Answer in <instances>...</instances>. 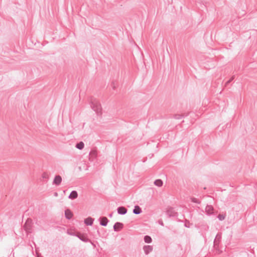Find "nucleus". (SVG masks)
<instances>
[{"instance_id":"1","label":"nucleus","mask_w":257,"mask_h":257,"mask_svg":"<svg viewBox=\"0 0 257 257\" xmlns=\"http://www.w3.org/2000/svg\"><path fill=\"white\" fill-rule=\"evenodd\" d=\"M90 104L92 109L95 111L97 115H101L102 113V108L99 102L96 99L92 98L90 100Z\"/></svg>"},{"instance_id":"2","label":"nucleus","mask_w":257,"mask_h":257,"mask_svg":"<svg viewBox=\"0 0 257 257\" xmlns=\"http://www.w3.org/2000/svg\"><path fill=\"white\" fill-rule=\"evenodd\" d=\"M220 241L221 235H219V234H217L213 241V246L218 253H221L222 252V250H220L219 248V244Z\"/></svg>"},{"instance_id":"3","label":"nucleus","mask_w":257,"mask_h":257,"mask_svg":"<svg viewBox=\"0 0 257 257\" xmlns=\"http://www.w3.org/2000/svg\"><path fill=\"white\" fill-rule=\"evenodd\" d=\"M32 224V220L30 218L27 219L23 226L24 230L27 233H31Z\"/></svg>"},{"instance_id":"4","label":"nucleus","mask_w":257,"mask_h":257,"mask_svg":"<svg viewBox=\"0 0 257 257\" xmlns=\"http://www.w3.org/2000/svg\"><path fill=\"white\" fill-rule=\"evenodd\" d=\"M167 214L169 217H175L178 216V213L173 208H170L167 210Z\"/></svg>"},{"instance_id":"5","label":"nucleus","mask_w":257,"mask_h":257,"mask_svg":"<svg viewBox=\"0 0 257 257\" xmlns=\"http://www.w3.org/2000/svg\"><path fill=\"white\" fill-rule=\"evenodd\" d=\"M62 180V177L60 175H56L53 180V184L56 186H59L60 185Z\"/></svg>"},{"instance_id":"6","label":"nucleus","mask_w":257,"mask_h":257,"mask_svg":"<svg viewBox=\"0 0 257 257\" xmlns=\"http://www.w3.org/2000/svg\"><path fill=\"white\" fill-rule=\"evenodd\" d=\"M123 227V224L121 222H117L113 225V229L115 231H120Z\"/></svg>"},{"instance_id":"7","label":"nucleus","mask_w":257,"mask_h":257,"mask_svg":"<svg viewBox=\"0 0 257 257\" xmlns=\"http://www.w3.org/2000/svg\"><path fill=\"white\" fill-rule=\"evenodd\" d=\"M117 211L120 215H124L127 213V209L123 206H119L117 208Z\"/></svg>"},{"instance_id":"8","label":"nucleus","mask_w":257,"mask_h":257,"mask_svg":"<svg viewBox=\"0 0 257 257\" xmlns=\"http://www.w3.org/2000/svg\"><path fill=\"white\" fill-rule=\"evenodd\" d=\"M100 224L103 226H106L109 221V220L106 217H101L98 219Z\"/></svg>"},{"instance_id":"9","label":"nucleus","mask_w":257,"mask_h":257,"mask_svg":"<svg viewBox=\"0 0 257 257\" xmlns=\"http://www.w3.org/2000/svg\"><path fill=\"white\" fill-rule=\"evenodd\" d=\"M214 208L212 205H207L205 207V212L208 215H211L213 213Z\"/></svg>"},{"instance_id":"10","label":"nucleus","mask_w":257,"mask_h":257,"mask_svg":"<svg viewBox=\"0 0 257 257\" xmlns=\"http://www.w3.org/2000/svg\"><path fill=\"white\" fill-rule=\"evenodd\" d=\"M153 246L151 245H145L143 247L144 251L146 254H148L150 252L153 250Z\"/></svg>"},{"instance_id":"11","label":"nucleus","mask_w":257,"mask_h":257,"mask_svg":"<svg viewBox=\"0 0 257 257\" xmlns=\"http://www.w3.org/2000/svg\"><path fill=\"white\" fill-rule=\"evenodd\" d=\"M94 219L91 217H88L84 219V223L87 225L91 226L93 224Z\"/></svg>"},{"instance_id":"12","label":"nucleus","mask_w":257,"mask_h":257,"mask_svg":"<svg viewBox=\"0 0 257 257\" xmlns=\"http://www.w3.org/2000/svg\"><path fill=\"white\" fill-rule=\"evenodd\" d=\"M78 193L76 191H72L69 194L68 198L71 200H74L78 197Z\"/></svg>"},{"instance_id":"13","label":"nucleus","mask_w":257,"mask_h":257,"mask_svg":"<svg viewBox=\"0 0 257 257\" xmlns=\"http://www.w3.org/2000/svg\"><path fill=\"white\" fill-rule=\"evenodd\" d=\"M65 216L67 219H70L73 216V213L69 209L65 210Z\"/></svg>"},{"instance_id":"14","label":"nucleus","mask_w":257,"mask_h":257,"mask_svg":"<svg viewBox=\"0 0 257 257\" xmlns=\"http://www.w3.org/2000/svg\"><path fill=\"white\" fill-rule=\"evenodd\" d=\"M133 212L135 214H140L142 212V210L139 206L136 205L134 207Z\"/></svg>"},{"instance_id":"15","label":"nucleus","mask_w":257,"mask_h":257,"mask_svg":"<svg viewBox=\"0 0 257 257\" xmlns=\"http://www.w3.org/2000/svg\"><path fill=\"white\" fill-rule=\"evenodd\" d=\"M77 236L82 241L85 242H87L89 241V239L83 234L79 233L77 235Z\"/></svg>"},{"instance_id":"16","label":"nucleus","mask_w":257,"mask_h":257,"mask_svg":"<svg viewBox=\"0 0 257 257\" xmlns=\"http://www.w3.org/2000/svg\"><path fill=\"white\" fill-rule=\"evenodd\" d=\"M76 148L79 150H82L84 147V144L83 142H80L76 144Z\"/></svg>"},{"instance_id":"17","label":"nucleus","mask_w":257,"mask_h":257,"mask_svg":"<svg viewBox=\"0 0 257 257\" xmlns=\"http://www.w3.org/2000/svg\"><path fill=\"white\" fill-rule=\"evenodd\" d=\"M144 241L146 243H150L152 241L151 237L149 235H145L144 238Z\"/></svg>"},{"instance_id":"18","label":"nucleus","mask_w":257,"mask_h":257,"mask_svg":"<svg viewBox=\"0 0 257 257\" xmlns=\"http://www.w3.org/2000/svg\"><path fill=\"white\" fill-rule=\"evenodd\" d=\"M154 184L158 187H161L163 185V181L161 179H157L155 181Z\"/></svg>"},{"instance_id":"19","label":"nucleus","mask_w":257,"mask_h":257,"mask_svg":"<svg viewBox=\"0 0 257 257\" xmlns=\"http://www.w3.org/2000/svg\"><path fill=\"white\" fill-rule=\"evenodd\" d=\"M187 114L185 115V116H187ZM184 116H185V115H184V114L182 115V114H177L174 115V118L176 119H180Z\"/></svg>"},{"instance_id":"20","label":"nucleus","mask_w":257,"mask_h":257,"mask_svg":"<svg viewBox=\"0 0 257 257\" xmlns=\"http://www.w3.org/2000/svg\"><path fill=\"white\" fill-rule=\"evenodd\" d=\"M225 215L223 214H220L217 216L218 219L222 221L225 219Z\"/></svg>"},{"instance_id":"21","label":"nucleus","mask_w":257,"mask_h":257,"mask_svg":"<svg viewBox=\"0 0 257 257\" xmlns=\"http://www.w3.org/2000/svg\"><path fill=\"white\" fill-rule=\"evenodd\" d=\"M191 200L192 202L197 203V204L200 203V201L198 199H197L196 198L192 197L191 198Z\"/></svg>"},{"instance_id":"22","label":"nucleus","mask_w":257,"mask_h":257,"mask_svg":"<svg viewBox=\"0 0 257 257\" xmlns=\"http://www.w3.org/2000/svg\"><path fill=\"white\" fill-rule=\"evenodd\" d=\"M234 79V76H232L228 81L225 83V86L229 84Z\"/></svg>"},{"instance_id":"23","label":"nucleus","mask_w":257,"mask_h":257,"mask_svg":"<svg viewBox=\"0 0 257 257\" xmlns=\"http://www.w3.org/2000/svg\"><path fill=\"white\" fill-rule=\"evenodd\" d=\"M189 224H190L189 221H187V220H186L185 223L184 224V226L186 227L189 228L190 227Z\"/></svg>"},{"instance_id":"24","label":"nucleus","mask_w":257,"mask_h":257,"mask_svg":"<svg viewBox=\"0 0 257 257\" xmlns=\"http://www.w3.org/2000/svg\"><path fill=\"white\" fill-rule=\"evenodd\" d=\"M111 86L112 87L113 89H114L116 86V84L113 81L111 84Z\"/></svg>"},{"instance_id":"25","label":"nucleus","mask_w":257,"mask_h":257,"mask_svg":"<svg viewBox=\"0 0 257 257\" xmlns=\"http://www.w3.org/2000/svg\"><path fill=\"white\" fill-rule=\"evenodd\" d=\"M43 178L46 179L47 178V175L46 174H45V173H44L43 174Z\"/></svg>"},{"instance_id":"26","label":"nucleus","mask_w":257,"mask_h":257,"mask_svg":"<svg viewBox=\"0 0 257 257\" xmlns=\"http://www.w3.org/2000/svg\"><path fill=\"white\" fill-rule=\"evenodd\" d=\"M160 224L161 225H163V226L164 225V224H163V221H161V222H160Z\"/></svg>"},{"instance_id":"27","label":"nucleus","mask_w":257,"mask_h":257,"mask_svg":"<svg viewBox=\"0 0 257 257\" xmlns=\"http://www.w3.org/2000/svg\"><path fill=\"white\" fill-rule=\"evenodd\" d=\"M54 196H58V193L57 192H55L54 193Z\"/></svg>"},{"instance_id":"28","label":"nucleus","mask_w":257,"mask_h":257,"mask_svg":"<svg viewBox=\"0 0 257 257\" xmlns=\"http://www.w3.org/2000/svg\"><path fill=\"white\" fill-rule=\"evenodd\" d=\"M112 213H110V214H109L108 215V216H109V217H112Z\"/></svg>"},{"instance_id":"29","label":"nucleus","mask_w":257,"mask_h":257,"mask_svg":"<svg viewBox=\"0 0 257 257\" xmlns=\"http://www.w3.org/2000/svg\"><path fill=\"white\" fill-rule=\"evenodd\" d=\"M97 233H98V234H99V231L98 230H97Z\"/></svg>"}]
</instances>
